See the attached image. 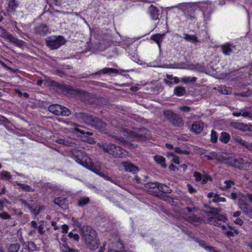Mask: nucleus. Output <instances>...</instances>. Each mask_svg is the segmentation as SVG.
Listing matches in <instances>:
<instances>
[{"label":"nucleus","mask_w":252,"mask_h":252,"mask_svg":"<svg viewBox=\"0 0 252 252\" xmlns=\"http://www.w3.org/2000/svg\"><path fill=\"white\" fill-rule=\"evenodd\" d=\"M64 146H66L67 147L65 149H64V151L70 157L73 158L77 163L88 168L104 179L108 180L116 185H119V182L112 179L107 175L102 172L99 166L94 165L91 159L88 157L85 153L78 150L76 144L72 142L64 140Z\"/></svg>","instance_id":"obj_1"},{"label":"nucleus","mask_w":252,"mask_h":252,"mask_svg":"<svg viewBox=\"0 0 252 252\" xmlns=\"http://www.w3.org/2000/svg\"><path fill=\"white\" fill-rule=\"evenodd\" d=\"M73 224L81 228V236L87 246L91 250L97 248L98 244L95 231L88 225L81 227V224L74 218L72 219Z\"/></svg>","instance_id":"obj_2"},{"label":"nucleus","mask_w":252,"mask_h":252,"mask_svg":"<svg viewBox=\"0 0 252 252\" xmlns=\"http://www.w3.org/2000/svg\"><path fill=\"white\" fill-rule=\"evenodd\" d=\"M219 210L217 208H213L208 212L209 215L207 219V222L216 226L221 227L223 233L227 237L230 238L234 237V234H238L239 232L237 230H234L232 232L227 229V226L221 225V222H225L227 220V216L225 215H220L219 213Z\"/></svg>","instance_id":"obj_3"},{"label":"nucleus","mask_w":252,"mask_h":252,"mask_svg":"<svg viewBox=\"0 0 252 252\" xmlns=\"http://www.w3.org/2000/svg\"><path fill=\"white\" fill-rule=\"evenodd\" d=\"M75 117L79 122L90 125L100 131L106 132V124L101 119L84 112L76 113Z\"/></svg>","instance_id":"obj_4"},{"label":"nucleus","mask_w":252,"mask_h":252,"mask_svg":"<svg viewBox=\"0 0 252 252\" xmlns=\"http://www.w3.org/2000/svg\"><path fill=\"white\" fill-rule=\"evenodd\" d=\"M64 124L66 125V126H64V129L67 131L73 132L74 130L76 131L81 134L79 137L82 141L92 144L95 143L94 140L90 137V136L93 135L92 132L90 131L86 132L84 130L79 128L77 126H78L72 122L65 121L64 120Z\"/></svg>","instance_id":"obj_5"},{"label":"nucleus","mask_w":252,"mask_h":252,"mask_svg":"<svg viewBox=\"0 0 252 252\" xmlns=\"http://www.w3.org/2000/svg\"><path fill=\"white\" fill-rule=\"evenodd\" d=\"M225 162L228 165L234 166L239 169H247L252 165V160L247 157L244 158L239 157H229L225 159Z\"/></svg>","instance_id":"obj_6"},{"label":"nucleus","mask_w":252,"mask_h":252,"mask_svg":"<svg viewBox=\"0 0 252 252\" xmlns=\"http://www.w3.org/2000/svg\"><path fill=\"white\" fill-rule=\"evenodd\" d=\"M98 145L102 149L104 152L114 157L121 158L123 156L122 149L120 146H117L111 143H105L104 144L98 143Z\"/></svg>","instance_id":"obj_7"},{"label":"nucleus","mask_w":252,"mask_h":252,"mask_svg":"<svg viewBox=\"0 0 252 252\" xmlns=\"http://www.w3.org/2000/svg\"><path fill=\"white\" fill-rule=\"evenodd\" d=\"M197 6L193 3H183L180 6V9L184 12L186 18L192 21L195 19L194 12Z\"/></svg>","instance_id":"obj_8"},{"label":"nucleus","mask_w":252,"mask_h":252,"mask_svg":"<svg viewBox=\"0 0 252 252\" xmlns=\"http://www.w3.org/2000/svg\"><path fill=\"white\" fill-rule=\"evenodd\" d=\"M165 117L173 125L177 126H183L184 123L182 118L171 110H165L163 112Z\"/></svg>","instance_id":"obj_9"},{"label":"nucleus","mask_w":252,"mask_h":252,"mask_svg":"<svg viewBox=\"0 0 252 252\" xmlns=\"http://www.w3.org/2000/svg\"><path fill=\"white\" fill-rule=\"evenodd\" d=\"M63 88L64 93L66 92L70 95H74L77 98H80H80L83 99L88 95V93L84 91L73 89L71 87L64 84Z\"/></svg>","instance_id":"obj_10"},{"label":"nucleus","mask_w":252,"mask_h":252,"mask_svg":"<svg viewBox=\"0 0 252 252\" xmlns=\"http://www.w3.org/2000/svg\"><path fill=\"white\" fill-rule=\"evenodd\" d=\"M61 36H51L46 39L47 45L52 49H55L59 47L62 45Z\"/></svg>","instance_id":"obj_11"},{"label":"nucleus","mask_w":252,"mask_h":252,"mask_svg":"<svg viewBox=\"0 0 252 252\" xmlns=\"http://www.w3.org/2000/svg\"><path fill=\"white\" fill-rule=\"evenodd\" d=\"M230 126L231 127L236 129H239L242 131H249L250 132H252V126L251 125L232 121L230 123Z\"/></svg>","instance_id":"obj_12"},{"label":"nucleus","mask_w":252,"mask_h":252,"mask_svg":"<svg viewBox=\"0 0 252 252\" xmlns=\"http://www.w3.org/2000/svg\"><path fill=\"white\" fill-rule=\"evenodd\" d=\"M148 12L153 20H159L160 13L158 7L152 4L149 7Z\"/></svg>","instance_id":"obj_13"},{"label":"nucleus","mask_w":252,"mask_h":252,"mask_svg":"<svg viewBox=\"0 0 252 252\" xmlns=\"http://www.w3.org/2000/svg\"><path fill=\"white\" fill-rule=\"evenodd\" d=\"M193 176L195 177V180L196 182H201L203 185L206 184L209 181H212L211 177L208 175L205 174L202 175L200 173L195 171L193 173Z\"/></svg>","instance_id":"obj_14"},{"label":"nucleus","mask_w":252,"mask_h":252,"mask_svg":"<svg viewBox=\"0 0 252 252\" xmlns=\"http://www.w3.org/2000/svg\"><path fill=\"white\" fill-rule=\"evenodd\" d=\"M239 207L247 217L252 219V208L248 204L243 201H240Z\"/></svg>","instance_id":"obj_15"},{"label":"nucleus","mask_w":252,"mask_h":252,"mask_svg":"<svg viewBox=\"0 0 252 252\" xmlns=\"http://www.w3.org/2000/svg\"><path fill=\"white\" fill-rule=\"evenodd\" d=\"M43 82H44V84L46 85L47 86H51L53 87V89H55V88H61V86L59 85L57 82L51 80V79L48 78L47 79H45L44 80H39L37 81L36 84L38 86H41Z\"/></svg>","instance_id":"obj_16"},{"label":"nucleus","mask_w":252,"mask_h":252,"mask_svg":"<svg viewBox=\"0 0 252 252\" xmlns=\"http://www.w3.org/2000/svg\"><path fill=\"white\" fill-rule=\"evenodd\" d=\"M34 33L39 35L45 36L49 32V28L47 25L41 24L34 28Z\"/></svg>","instance_id":"obj_17"},{"label":"nucleus","mask_w":252,"mask_h":252,"mask_svg":"<svg viewBox=\"0 0 252 252\" xmlns=\"http://www.w3.org/2000/svg\"><path fill=\"white\" fill-rule=\"evenodd\" d=\"M122 165L125 170L127 172H132L135 174L138 170V168L137 166L129 161L123 162L122 163Z\"/></svg>","instance_id":"obj_18"},{"label":"nucleus","mask_w":252,"mask_h":252,"mask_svg":"<svg viewBox=\"0 0 252 252\" xmlns=\"http://www.w3.org/2000/svg\"><path fill=\"white\" fill-rule=\"evenodd\" d=\"M118 72V70H116L115 68H105L103 69H101L99 70V71H97L94 73H92L91 74L88 75L87 74H85L82 78H88L90 77V76H93L96 74H100V73H102L103 74H108V73H116Z\"/></svg>","instance_id":"obj_19"},{"label":"nucleus","mask_w":252,"mask_h":252,"mask_svg":"<svg viewBox=\"0 0 252 252\" xmlns=\"http://www.w3.org/2000/svg\"><path fill=\"white\" fill-rule=\"evenodd\" d=\"M220 47L223 54L224 55L228 56L233 52L235 46H233L232 44H230L229 43H226L220 46Z\"/></svg>","instance_id":"obj_20"},{"label":"nucleus","mask_w":252,"mask_h":252,"mask_svg":"<svg viewBox=\"0 0 252 252\" xmlns=\"http://www.w3.org/2000/svg\"><path fill=\"white\" fill-rule=\"evenodd\" d=\"M204 127V123L201 121L194 122L192 125L191 129L193 132L198 134L200 133Z\"/></svg>","instance_id":"obj_21"},{"label":"nucleus","mask_w":252,"mask_h":252,"mask_svg":"<svg viewBox=\"0 0 252 252\" xmlns=\"http://www.w3.org/2000/svg\"><path fill=\"white\" fill-rule=\"evenodd\" d=\"M49 111L55 115L60 116L63 113V108L62 106L58 104L50 105L48 108Z\"/></svg>","instance_id":"obj_22"},{"label":"nucleus","mask_w":252,"mask_h":252,"mask_svg":"<svg viewBox=\"0 0 252 252\" xmlns=\"http://www.w3.org/2000/svg\"><path fill=\"white\" fill-rule=\"evenodd\" d=\"M205 157L208 160L216 159L219 161H223L224 160V156L220 155V154H217L215 152H212L209 155H206Z\"/></svg>","instance_id":"obj_23"},{"label":"nucleus","mask_w":252,"mask_h":252,"mask_svg":"<svg viewBox=\"0 0 252 252\" xmlns=\"http://www.w3.org/2000/svg\"><path fill=\"white\" fill-rule=\"evenodd\" d=\"M186 41L191 42L192 43H197L200 42L197 36L195 34H189L188 33H184L182 37Z\"/></svg>","instance_id":"obj_24"},{"label":"nucleus","mask_w":252,"mask_h":252,"mask_svg":"<svg viewBox=\"0 0 252 252\" xmlns=\"http://www.w3.org/2000/svg\"><path fill=\"white\" fill-rule=\"evenodd\" d=\"M165 36V33L155 34L151 36V39L155 41L158 45L159 49L161 48V43Z\"/></svg>","instance_id":"obj_25"},{"label":"nucleus","mask_w":252,"mask_h":252,"mask_svg":"<svg viewBox=\"0 0 252 252\" xmlns=\"http://www.w3.org/2000/svg\"><path fill=\"white\" fill-rule=\"evenodd\" d=\"M203 5H206L204 8H205L206 9H205L203 11V15L205 18H206L207 19H209L210 14L212 13L213 12V9L211 6V2L207 1L206 3H202Z\"/></svg>","instance_id":"obj_26"},{"label":"nucleus","mask_w":252,"mask_h":252,"mask_svg":"<svg viewBox=\"0 0 252 252\" xmlns=\"http://www.w3.org/2000/svg\"><path fill=\"white\" fill-rule=\"evenodd\" d=\"M235 185V183L232 180H225L223 184H220V188L222 190H226Z\"/></svg>","instance_id":"obj_27"},{"label":"nucleus","mask_w":252,"mask_h":252,"mask_svg":"<svg viewBox=\"0 0 252 252\" xmlns=\"http://www.w3.org/2000/svg\"><path fill=\"white\" fill-rule=\"evenodd\" d=\"M188 222L192 223L194 225H198L201 222V219L195 215H192L188 217L186 219Z\"/></svg>","instance_id":"obj_28"},{"label":"nucleus","mask_w":252,"mask_h":252,"mask_svg":"<svg viewBox=\"0 0 252 252\" xmlns=\"http://www.w3.org/2000/svg\"><path fill=\"white\" fill-rule=\"evenodd\" d=\"M20 247L19 243H12L7 245L6 248L8 252H18Z\"/></svg>","instance_id":"obj_29"},{"label":"nucleus","mask_w":252,"mask_h":252,"mask_svg":"<svg viewBox=\"0 0 252 252\" xmlns=\"http://www.w3.org/2000/svg\"><path fill=\"white\" fill-rule=\"evenodd\" d=\"M18 5L19 3L16 0H10L8 2L7 11L8 12H14Z\"/></svg>","instance_id":"obj_30"},{"label":"nucleus","mask_w":252,"mask_h":252,"mask_svg":"<svg viewBox=\"0 0 252 252\" xmlns=\"http://www.w3.org/2000/svg\"><path fill=\"white\" fill-rule=\"evenodd\" d=\"M154 160L163 168H165L166 167L165 159L163 157L160 155H156L154 157Z\"/></svg>","instance_id":"obj_31"},{"label":"nucleus","mask_w":252,"mask_h":252,"mask_svg":"<svg viewBox=\"0 0 252 252\" xmlns=\"http://www.w3.org/2000/svg\"><path fill=\"white\" fill-rule=\"evenodd\" d=\"M90 200L88 197H81L78 199L77 205L79 207H84L90 203Z\"/></svg>","instance_id":"obj_32"},{"label":"nucleus","mask_w":252,"mask_h":252,"mask_svg":"<svg viewBox=\"0 0 252 252\" xmlns=\"http://www.w3.org/2000/svg\"><path fill=\"white\" fill-rule=\"evenodd\" d=\"M198 243L199 246L210 252H218L215 251L214 247L208 246L204 241L200 240L198 241Z\"/></svg>","instance_id":"obj_33"},{"label":"nucleus","mask_w":252,"mask_h":252,"mask_svg":"<svg viewBox=\"0 0 252 252\" xmlns=\"http://www.w3.org/2000/svg\"><path fill=\"white\" fill-rule=\"evenodd\" d=\"M158 189L165 193H170L171 192V189L165 184H158Z\"/></svg>","instance_id":"obj_34"},{"label":"nucleus","mask_w":252,"mask_h":252,"mask_svg":"<svg viewBox=\"0 0 252 252\" xmlns=\"http://www.w3.org/2000/svg\"><path fill=\"white\" fill-rule=\"evenodd\" d=\"M186 92V89L183 87H177L174 89V94L178 96L183 95Z\"/></svg>","instance_id":"obj_35"},{"label":"nucleus","mask_w":252,"mask_h":252,"mask_svg":"<svg viewBox=\"0 0 252 252\" xmlns=\"http://www.w3.org/2000/svg\"><path fill=\"white\" fill-rule=\"evenodd\" d=\"M230 136L229 133L222 132L221 133L220 136V140L224 143H227L229 141Z\"/></svg>","instance_id":"obj_36"},{"label":"nucleus","mask_w":252,"mask_h":252,"mask_svg":"<svg viewBox=\"0 0 252 252\" xmlns=\"http://www.w3.org/2000/svg\"><path fill=\"white\" fill-rule=\"evenodd\" d=\"M10 42L13 43L16 46L19 47H22L25 45V42L19 40L13 36L11 37L10 40Z\"/></svg>","instance_id":"obj_37"},{"label":"nucleus","mask_w":252,"mask_h":252,"mask_svg":"<svg viewBox=\"0 0 252 252\" xmlns=\"http://www.w3.org/2000/svg\"><path fill=\"white\" fill-rule=\"evenodd\" d=\"M0 36L10 40L12 35L4 29L0 28Z\"/></svg>","instance_id":"obj_38"},{"label":"nucleus","mask_w":252,"mask_h":252,"mask_svg":"<svg viewBox=\"0 0 252 252\" xmlns=\"http://www.w3.org/2000/svg\"><path fill=\"white\" fill-rule=\"evenodd\" d=\"M159 183L158 182H150L145 184L144 187L147 189H158Z\"/></svg>","instance_id":"obj_39"},{"label":"nucleus","mask_w":252,"mask_h":252,"mask_svg":"<svg viewBox=\"0 0 252 252\" xmlns=\"http://www.w3.org/2000/svg\"><path fill=\"white\" fill-rule=\"evenodd\" d=\"M197 80L196 77H184L181 78V81L183 83H194Z\"/></svg>","instance_id":"obj_40"},{"label":"nucleus","mask_w":252,"mask_h":252,"mask_svg":"<svg viewBox=\"0 0 252 252\" xmlns=\"http://www.w3.org/2000/svg\"><path fill=\"white\" fill-rule=\"evenodd\" d=\"M250 114L251 113L249 112H243V110H241V112H234L232 113L233 115L234 116L238 117V116L242 115V116H243L244 117H249L250 115Z\"/></svg>","instance_id":"obj_41"},{"label":"nucleus","mask_w":252,"mask_h":252,"mask_svg":"<svg viewBox=\"0 0 252 252\" xmlns=\"http://www.w3.org/2000/svg\"><path fill=\"white\" fill-rule=\"evenodd\" d=\"M234 142L237 144L246 147L247 142L243 140L240 137H237L234 138Z\"/></svg>","instance_id":"obj_42"},{"label":"nucleus","mask_w":252,"mask_h":252,"mask_svg":"<svg viewBox=\"0 0 252 252\" xmlns=\"http://www.w3.org/2000/svg\"><path fill=\"white\" fill-rule=\"evenodd\" d=\"M43 209V206H36L34 208H33L32 207V209H31V212L34 214L35 216H37L40 213L41 210Z\"/></svg>","instance_id":"obj_43"},{"label":"nucleus","mask_w":252,"mask_h":252,"mask_svg":"<svg viewBox=\"0 0 252 252\" xmlns=\"http://www.w3.org/2000/svg\"><path fill=\"white\" fill-rule=\"evenodd\" d=\"M134 136L135 139L139 141L146 140L148 138L147 136L146 135V134H143L135 133Z\"/></svg>","instance_id":"obj_44"},{"label":"nucleus","mask_w":252,"mask_h":252,"mask_svg":"<svg viewBox=\"0 0 252 252\" xmlns=\"http://www.w3.org/2000/svg\"><path fill=\"white\" fill-rule=\"evenodd\" d=\"M1 179H5L6 180H9L11 178V175L7 171H3L0 174Z\"/></svg>","instance_id":"obj_45"},{"label":"nucleus","mask_w":252,"mask_h":252,"mask_svg":"<svg viewBox=\"0 0 252 252\" xmlns=\"http://www.w3.org/2000/svg\"><path fill=\"white\" fill-rule=\"evenodd\" d=\"M167 156L168 157H172L173 158L172 161L173 162L175 163V164H179V158L177 156H175L174 154L172 153H167Z\"/></svg>","instance_id":"obj_46"},{"label":"nucleus","mask_w":252,"mask_h":252,"mask_svg":"<svg viewBox=\"0 0 252 252\" xmlns=\"http://www.w3.org/2000/svg\"><path fill=\"white\" fill-rule=\"evenodd\" d=\"M217 140L218 135L217 132L214 130H212L211 134V141L213 143H215L217 142Z\"/></svg>","instance_id":"obj_47"},{"label":"nucleus","mask_w":252,"mask_h":252,"mask_svg":"<svg viewBox=\"0 0 252 252\" xmlns=\"http://www.w3.org/2000/svg\"><path fill=\"white\" fill-rule=\"evenodd\" d=\"M19 186L21 189L26 191H33V189H32L30 186L26 184H19Z\"/></svg>","instance_id":"obj_48"},{"label":"nucleus","mask_w":252,"mask_h":252,"mask_svg":"<svg viewBox=\"0 0 252 252\" xmlns=\"http://www.w3.org/2000/svg\"><path fill=\"white\" fill-rule=\"evenodd\" d=\"M174 151L176 153H178L180 154L189 155V152L188 151L185 150H181L180 148L178 147H176L174 149Z\"/></svg>","instance_id":"obj_49"},{"label":"nucleus","mask_w":252,"mask_h":252,"mask_svg":"<svg viewBox=\"0 0 252 252\" xmlns=\"http://www.w3.org/2000/svg\"><path fill=\"white\" fill-rule=\"evenodd\" d=\"M212 201L214 202H225L226 199L224 197H220L219 194H217L215 198H213Z\"/></svg>","instance_id":"obj_50"},{"label":"nucleus","mask_w":252,"mask_h":252,"mask_svg":"<svg viewBox=\"0 0 252 252\" xmlns=\"http://www.w3.org/2000/svg\"><path fill=\"white\" fill-rule=\"evenodd\" d=\"M0 218L3 220H10L11 219V216L7 212H4L0 214Z\"/></svg>","instance_id":"obj_51"},{"label":"nucleus","mask_w":252,"mask_h":252,"mask_svg":"<svg viewBox=\"0 0 252 252\" xmlns=\"http://www.w3.org/2000/svg\"><path fill=\"white\" fill-rule=\"evenodd\" d=\"M54 203H55V204H56L58 205V206H59L60 207H62V205H63L62 198V197L56 198L54 199Z\"/></svg>","instance_id":"obj_52"},{"label":"nucleus","mask_w":252,"mask_h":252,"mask_svg":"<svg viewBox=\"0 0 252 252\" xmlns=\"http://www.w3.org/2000/svg\"><path fill=\"white\" fill-rule=\"evenodd\" d=\"M68 236L70 238H73L75 241H78L79 239V235L77 234H74L71 232L68 234Z\"/></svg>","instance_id":"obj_53"},{"label":"nucleus","mask_w":252,"mask_h":252,"mask_svg":"<svg viewBox=\"0 0 252 252\" xmlns=\"http://www.w3.org/2000/svg\"><path fill=\"white\" fill-rule=\"evenodd\" d=\"M64 252H79L78 250L70 248L64 245Z\"/></svg>","instance_id":"obj_54"},{"label":"nucleus","mask_w":252,"mask_h":252,"mask_svg":"<svg viewBox=\"0 0 252 252\" xmlns=\"http://www.w3.org/2000/svg\"><path fill=\"white\" fill-rule=\"evenodd\" d=\"M188 191L191 193H195L196 190V189L190 185L188 184L187 186Z\"/></svg>","instance_id":"obj_55"},{"label":"nucleus","mask_w":252,"mask_h":252,"mask_svg":"<svg viewBox=\"0 0 252 252\" xmlns=\"http://www.w3.org/2000/svg\"><path fill=\"white\" fill-rule=\"evenodd\" d=\"M37 228L38 232L40 235H43L45 231L43 230L44 229V227H43V225H42V224L39 225V226H38Z\"/></svg>","instance_id":"obj_56"},{"label":"nucleus","mask_w":252,"mask_h":252,"mask_svg":"<svg viewBox=\"0 0 252 252\" xmlns=\"http://www.w3.org/2000/svg\"><path fill=\"white\" fill-rule=\"evenodd\" d=\"M179 109L184 112H189L191 108L188 106H180L179 107Z\"/></svg>","instance_id":"obj_57"},{"label":"nucleus","mask_w":252,"mask_h":252,"mask_svg":"<svg viewBox=\"0 0 252 252\" xmlns=\"http://www.w3.org/2000/svg\"><path fill=\"white\" fill-rule=\"evenodd\" d=\"M114 138H115L116 140L119 141L120 143H123L125 142L124 139L122 137H119L118 136H114Z\"/></svg>","instance_id":"obj_58"},{"label":"nucleus","mask_w":252,"mask_h":252,"mask_svg":"<svg viewBox=\"0 0 252 252\" xmlns=\"http://www.w3.org/2000/svg\"><path fill=\"white\" fill-rule=\"evenodd\" d=\"M234 222L237 224H238L239 225H242L243 223V221L242 219H241L240 218H237L236 219V220H235Z\"/></svg>","instance_id":"obj_59"},{"label":"nucleus","mask_w":252,"mask_h":252,"mask_svg":"<svg viewBox=\"0 0 252 252\" xmlns=\"http://www.w3.org/2000/svg\"><path fill=\"white\" fill-rule=\"evenodd\" d=\"M22 203L24 204L26 207H27L28 208H29L30 210L32 209V205L28 203L25 200H21Z\"/></svg>","instance_id":"obj_60"},{"label":"nucleus","mask_w":252,"mask_h":252,"mask_svg":"<svg viewBox=\"0 0 252 252\" xmlns=\"http://www.w3.org/2000/svg\"><path fill=\"white\" fill-rule=\"evenodd\" d=\"M220 92L223 94H228V91L226 90V87L221 88V89L220 90Z\"/></svg>","instance_id":"obj_61"},{"label":"nucleus","mask_w":252,"mask_h":252,"mask_svg":"<svg viewBox=\"0 0 252 252\" xmlns=\"http://www.w3.org/2000/svg\"><path fill=\"white\" fill-rule=\"evenodd\" d=\"M70 114V111L64 107V116H69Z\"/></svg>","instance_id":"obj_62"},{"label":"nucleus","mask_w":252,"mask_h":252,"mask_svg":"<svg viewBox=\"0 0 252 252\" xmlns=\"http://www.w3.org/2000/svg\"><path fill=\"white\" fill-rule=\"evenodd\" d=\"M246 148L249 150L252 151V143H248L246 145Z\"/></svg>","instance_id":"obj_63"},{"label":"nucleus","mask_w":252,"mask_h":252,"mask_svg":"<svg viewBox=\"0 0 252 252\" xmlns=\"http://www.w3.org/2000/svg\"><path fill=\"white\" fill-rule=\"evenodd\" d=\"M108 252H126V251L124 250H116L115 249H111L108 251Z\"/></svg>","instance_id":"obj_64"}]
</instances>
